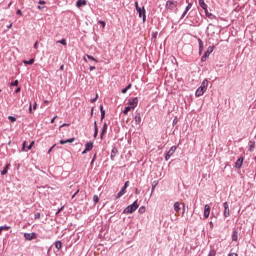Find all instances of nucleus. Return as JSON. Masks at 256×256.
Returning a JSON list of instances; mask_svg holds the SVG:
<instances>
[{"label":"nucleus","instance_id":"63","mask_svg":"<svg viewBox=\"0 0 256 256\" xmlns=\"http://www.w3.org/2000/svg\"><path fill=\"white\" fill-rule=\"evenodd\" d=\"M125 89L128 91V89H131V84H128Z\"/></svg>","mask_w":256,"mask_h":256},{"label":"nucleus","instance_id":"55","mask_svg":"<svg viewBox=\"0 0 256 256\" xmlns=\"http://www.w3.org/2000/svg\"><path fill=\"white\" fill-rule=\"evenodd\" d=\"M45 3H46L45 0H40L39 1V5H45Z\"/></svg>","mask_w":256,"mask_h":256},{"label":"nucleus","instance_id":"23","mask_svg":"<svg viewBox=\"0 0 256 256\" xmlns=\"http://www.w3.org/2000/svg\"><path fill=\"white\" fill-rule=\"evenodd\" d=\"M104 133H107V123H104L103 125L102 132L100 134L101 139H103Z\"/></svg>","mask_w":256,"mask_h":256},{"label":"nucleus","instance_id":"46","mask_svg":"<svg viewBox=\"0 0 256 256\" xmlns=\"http://www.w3.org/2000/svg\"><path fill=\"white\" fill-rule=\"evenodd\" d=\"M2 227V231L5 230V231H9V229H11V227L9 226H0Z\"/></svg>","mask_w":256,"mask_h":256},{"label":"nucleus","instance_id":"64","mask_svg":"<svg viewBox=\"0 0 256 256\" xmlns=\"http://www.w3.org/2000/svg\"><path fill=\"white\" fill-rule=\"evenodd\" d=\"M228 256H237V253H230Z\"/></svg>","mask_w":256,"mask_h":256},{"label":"nucleus","instance_id":"20","mask_svg":"<svg viewBox=\"0 0 256 256\" xmlns=\"http://www.w3.org/2000/svg\"><path fill=\"white\" fill-rule=\"evenodd\" d=\"M99 135V128L97 127V121L94 122V137Z\"/></svg>","mask_w":256,"mask_h":256},{"label":"nucleus","instance_id":"49","mask_svg":"<svg viewBox=\"0 0 256 256\" xmlns=\"http://www.w3.org/2000/svg\"><path fill=\"white\" fill-rule=\"evenodd\" d=\"M98 95H96V97L94 98V99H91V103H95V101H97V99H98Z\"/></svg>","mask_w":256,"mask_h":256},{"label":"nucleus","instance_id":"11","mask_svg":"<svg viewBox=\"0 0 256 256\" xmlns=\"http://www.w3.org/2000/svg\"><path fill=\"white\" fill-rule=\"evenodd\" d=\"M117 153H119V151L117 150V147H113L110 155L111 161H115V157H117Z\"/></svg>","mask_w":256,"mask_h":256},{"label":"nucleus","instance_id":"19","mask_svg":"<svg viewBox=\"0 0 256 256\" xmlns=\"http://www.w3.org/2000/svg\"><path fill=\"white\" fill-rule=\"evenodd\" d=\"M204 93H205L204 90L198 88L195 92V95H196V97H201V96H203Z\"/></svg>","mask_w":256,"mask_h":256},{"label":"nucleus","instance_id":"10","mask_svg":"<svg viewBox=\"0 0 256 256\" xmlns=\"http://www.w3.org/2000/svg\"><path fill=\"white\" fill-rule=\"evenodd\" d=\"M209 215H211V207L209 206V204H206L204 206V217H205V219L209 218Z\"/></svg>","mask_w":256,"mask_h":256},{"label":"nucleus","instance_id":"8","mask_svg":"<svg viewBox=\"0 0 256 256\" xmlns=\"http://www.w3.org/2000/svg\"><path fill=\"white\" fill-rule=\"evenodd\" d=\"M223 207H224L223 215H224L225 218H227V217H229V215H231V212L229 210V203L224 202Z\"/></svg>","mask_w":256,"mask_h":256},{"label":"nucleus","instance_id":"61","mask_svg":"<svg viewBox=\"0 0 256 256\" xmlns=\"http://www.w3.org/2000/svg\"><path fill=\"white\" fill-rule=\"evenodd\" d=\"M89 70H90V71H95V66H90V67H89Z\"/></svg>","mask_w":256,"mask_h":256},{"label":"nucleus","instance_id":"4","mask_svg":"<svg viewBox=\"0 0 256 256\" xmlns=\"http://www.w3.org/2000/svg\"><path fill=\"white\" fill-rule=\"evenodd\" d=\"M138 17H142L143 23L147 21V15L145 14V7L137 8Z\"/></svg>","mask_w":256,"mask_h":256},{"label":"nucleus","instance_id":"18","mask_svg":"<svg viewBox=\"0 0 256 256\" xmlns=\"http://www.w3.org/2000/svg\"><path fill=\"white\" fill-rule=\"evenodd\" d=\"M9 167H11V164H6L4 169L1 171V175H7V171H9Z\"/></svg>","mask_w":256,"mask_h":256},{"label":"nucleus","instance_id":"14","mask_svg":"<svg viewBox=\"0 0 256 256\" xmlns=\"http://www.w3.org/2000/svg\"><path fill=\"white\" fill-rule=\"evenodd\" d=\"M85 5H87V0H77L76 2V7L78 8L85 7Z\"/></svg>","mask_w":256,"mask_h":256},{"label":"nucleus","instance_id":"60","mask_svg":"<svg viewBox=\"0 0 256 256\" xmlns=\"http://www.w3.org/2000/svg\"><path fill=\"white\" fill-rule=\"evenodd\" d=\"M60 127H61V128H63V127H69V124L64 123V124H62Z\"/></svg>","mask_w":256,"mask_h":256},{"label":"nucleus","instance_id":"5","mask_svg":"<svg viewBox=\"0 0 256 256\" xmlns=\"http://www.w3.org/2000/svg\"><path fill=\"white\" fill-rule=\"evenodd\" d=\"M177 7V1L175 0H168L166 2V9H169L170 11H173Z\"/></svg>","mask_w":256,"mask_h":256},{"label":"nucleus","instance_id":"45","mask_svg":"<svg viewBox=\"0 0 256 256\" xmlns=\"http://www.w3.org/2000/svg\"><path fill=\"white\" fill-rule=\"evenodd\" d=\"M34 218H35V219H41V213L37 212V213L34 215Z\"/></svg>","mask_w":256,"mask_h":256},{"label":"nucleus","instance_id":"48","mask_svg":"<svg viewBox=\"0 0 256 256\" xmlns=\"http://www.w3.org/2000/svg\"><path fill=\"white\" fill-rule=\"evenodd\" d=\"M135 9L137 11V9H141V7H139V2H135Z\"/></svg>","mask_w":256,"mask_h":256},{"label":"nucleus","instance_id":"54","mask_svg":"<svg viewBox=\"0 0 256 256\" xmlns=\"http://www.w3.org/2000/svg\"><path fill=\"white\" fill-rule=\"evenodd\" d=\"M79 193V190H77L73 195H72V199H75V196Z\"/></svg>","mask_w":256,"mask_h":256},{"label":"nucleus","instance_id":"7","mask_svg":"<svg viewBox=\"0 0 256 256\" xmlns=\"http://www.w3.org/2000/svg\"><path fill=\"white\" fill-rule=\"evenodd\" d=\"M24 238L26 241H33V239H37V234L32 232V233H25Z\"/></svg>","mask_w":256,"mask_h":256},{"label":"nucleus","instance_id":"42","mask_svg":"<svg viewBox=\"0 0 256 256\" xmlns=\"http://www.w3.org/2000/svg\"><path fill=\"white\" fill-rule=\"evenodd\" d=\"M93 201H94V203H97L99 201V196L98 195H94L93 196Z\"/></svg>","mask_w":256,"mask_h":256},{"label":"nucleus","instance_id":"3","mask_svg":"<svg viewBox=\"0 0 256 256\" xmlns=\"http://www.w3.org/2000/svg\"><path fill=\"white\" fill-rule=\"evenodd\" d=\"M175 151H177V146H172L165 155V161H169V159H171L175 154Z\"/></svg>","mask_w":256,"mask_h":256},{"label":"nucleus","instance_id":"62","mask_svg":"<svg viewBox=\"0 0 256 256\" xmlns=\"http://www.w3.org/2000/svg\"><path fill=\"white\" fill-rule=\"evenodd\" d=\"M121 93H123V94L127 93V88L122 89Z\"/></svg>","mask_w":256,"mask_h":256},{"label":"nucleus","instance_id":"30","mask_svg":"<svg viewBox=\"0 0 256 256\" xmlns=\"http://www.w3.org/2000/svg\"><path fill=\"white\" fill-rule=\"evenodd\" d=\"M237 239H238L237 231H234L232 234V241H237Z\"/></svg>","mask_w":256,"mask_h":256},{"label":"nucleus","instance_id":"28","mask_svg":"<svg viewBox=\"0 0 256 256\" xmlns=\"http://www.w3.org/2000/svg\"><path fill=\"white\" fill-rule=\"evenodd\" d=\"M35 63V59L32 58L30 60H24V65H33Z\"/></svg>","mask_w":256,"mask_h":256},{"label":"nucleus","instance_id":"50","mask_svg":"<svg viewBox=\"0 0 256 256\" xmlns=\"http://www.w3.org/2000/svg\"><path fill=\"white\" fill-rule=\"evenodd\" d=\"M61 211H63V206L61 208L58 209V211L56 212V215L60 214Z\"/></svg>","mask_w":256,"mask_h":256},{"label":"nucleus","instance_id":"29","mask_svg":"<svg viewBox=\"0 0 256 256\" xmlns=\"http://www.w3.org/2000/svg\"><path fill=\"white\" fill-rule=\"evenodd\" d=\"M131 109H133L131 106H126L123 111L124 115H127V113H129V111H131Z\"/></svg>","mask_w":256,"mask_h":256},{"label":"nucleus","instance_id":"58","mask_svg":"<svg viewBox=\"0 0 256 256\" xmlns=\"http://www.w3.org/2000/svg\"><path fill=\"white\" fill-rule=\"evenodd\" d=\"M38 48H39L38 42H35V43H34V49H38Z\"/></svg>","mask_w":256,"mask_h":256},{"label":"nucleus","instance_id":"21","mask_svg":"<svg viewBox=\"0 0 256 256\" xmlns=\"http://www.w3.org/2000/svg\"><path fill=\"white\" fill-rule=\"evenodd\" d=\"M255 150V141L249 142V151L253 152Z\"/></svg>","mask_w":256,"mask_h":256},{"label":"nucleus","instance_id":"43","mask_svg":"<svg viewBox=\"0 0 256 256\" xmlns=\"http://www.w3.org/2000/svg\"><path fill=\"white\" fill-rule=\"evenodd\" d=\"M208 58H209V56H207V55L204 54V55L202 56V58H201V61H202V62H205V61H207Z\"/></svg>","mask_w":256,"mask_h":256},{"label":"nucleus","instance_id":"39","mask_svg":"<svg viewBox=\"0 0 256 256\" xmlns=\"http://www.w3.org/2000/svg\"><path fill=\"white\" fill-rule=\"evenodd\" d=\"M217 252L215 250H211L208 254V256H216Z\"/></svg>","mask_w":256,"mask_h":256},{"label":"nucleus","instance_id":"51","mask_svg":"<svg viewBox=\"0 0 256 256\" xmlns=\"http://www.w3.org/2000/svg\"><path fill=\"white\" fill-rule=\"evenodd\" d=\"M55 119H57V116H54L52 119H51V121H50V123H55Z\"/></svg>","mask_w":256,"mask_h":256},{"label":"nucleus","instance_id":"36","mask_svg":"<svg viewBox=\"0 0 256 256\" xmlns=\"http://www.w3.org/2000/svg\"><path fill=\"white\" fill-rule=\"evenodd\" d=\"M11 87H17L19 85V80H15L14 82L10 83Z\"/></svg>","mask_w":256,"mask_h":256},{"label":"nucleus","instance_id":"40","mask_svg":"<svg viewBox=\"0 0 256 256\" xmlns=\"http://www.w3.org/2000/svg\"><path fill=\"white\" fill-rule=\"evenodd\" d=\"M157 32H152V41H155V39H157Z\"/></svg>","mask_w":256,"mask_h":256},{"label":"nucleus","instance_id":"38","mask_svg":"<svg viewBox=\"0 0 256 256\" xmlns=\"http://www.w3.org/2000/svg\"><path fill=\"white\" fill-rule=\"evenodd\" d=\"M191 7H193V4L189 3L186 8H185V11L186 13H188V11L191 9Z\"/></svg>","mask_w":256,"mask_h":256},{"label":"nucleus","instance_id":"6","mask_svg":"<svg viewBox=\"0 0 256 256\" xmlns=\"http://www.w3.org/2000/svg\"><path fill=\"white\" fill-rule=\"evenodd\" d=\"M139 105V99L137 97L132 98L131 100L128 101V106L131 107L132 109H135Z\"/></svg>","mask_w":256,"mask_h":256},{"label":"nucleus","instance_id":"56","mask_svg":"<svg viewBox=\"0 0 256 256\" xmlns=\"http://www.w3.org/2000/svg\"><path fill=\"white\" fill-rule=\"evenodd\" d=\"M16 14H17V15H23V12H21V10H17V11H16Z\"/></svg>","mask_w":256,"mask_h":256},{"label":"nucleus","instance_id":"25","mask_svg":"<svg viewBox=\"0 0 256 256\" xmlns=\"http://www.w3.org/2000/svg\"><path fill=\"white\" fill-rule=\"evenodd\" d=\"M198 43H199V53H203V40L198 39Z\"/></svg>","mask_w":256,"mask_h":256},{"label":"nucleus","instance_id":"33","mask_svg":"<svg viewBox=\"0 0 256 256\" xmlns=\"http://www.w3.org/2000/svg\"><path fill=\"white\" fill-rule=\"evenodd\" d=\"M33 145H35V141H32L28 146H27V150L31 151V149H33Z\"/></svg>","mask_w":256,"mask_h":256},{"label":"nucleus","instance_id":"37","mask_svg":"<svg viewBox=\"0 0 256 256\" xmlns=\"http://www.w3.org/2000/svg\"><path fill=\"white\" fill-rule=\"evenodd\" d=\"M157 183L156 182H153L152 184V189H151V195H153V192L155 191V187H157Z\"/></svg>","mask_w":256,"mask_h":256},{"label":"nucleus","instance_id":"2","mask_svg":"<svg viewBox=\"0 0 256 256\" xmlns=\"http://www.w3.org/2000/svg\"><path fill=\"white\" fill-rule=\"evenodd\" d=\"M127 187H129V181H126L124 183V186L121 188V190L117 193L116 195V199H121V197H123L125 195V193H127L126 189Z\"/></svg>","mask_w":256,"mask_h":256},{"label":"nucleus","instance_id":"52","mask_svg":"<svg viewBox=\"0 0 256 256\" xmlns=\"http://www.w3.org/2000/svg\"><path fill=\"white\" fill-rule=\"evenodd\" d=\"M53 149H55V144L48 150V154L51 153V151H53Z\"/></svg>","mask_w":256,"mask_h":256},{"label":"nucleus","instance_id":"41","mask_svg":"<svg viewBox=\"0 0 256 256\" xmlns=\"http://www.w3.org/2000/svg\"><path fill=\"white\" fill-rule=\"evenodd\" d=\"M27 145V141H24L23 142V144H22V149H21V151H26L25 149H26V146Z\"/></svg>","mask_w":256,"mask_h":256},{"label":"nucleus","instance_id":"26","mask_svg":"<svg viewBox=\"0 0 256 256\" xmlns=\"http://www.w3.org/2000/svg\"><path fill=\"white\" fill-rule=\"evenodd\" d=\"M61 247H63V243H61V241H56L55 242V248L59 251V249H61Z\"/></svg>","mask_w":256,"mask_h":256},{"label":"nucleus","instance_id":"1","mask_svg":"<svg viewBox=\"0 0 256 256\" xmlns=\"http://www.w3.org/2000/svg\"><path fill=\"white\" fill-rule=\"evenodd\" d=\"M137 209H139V204H137V201H134L131 205L124 209V213L126 215H130L131 213H135Z\"/></svg>","mask_w":256,"mask_h":256},{"label":"nucleus","instance_id":"44","mask_svg":"<svg viewBox=\"0 0 256 256\" xmlns=\"http://www.w3.org/2000/svg\"><path fill=\"white\" fill-rule=\"evenodd\" d=\"M138 211L141 214L145 213V207L144 206L140 207Z\"/></svg>","mask_w":256,"mask_h":256},{"label":"nucleus","instance_id":"13","mask_svg":"<svg viewBox=\"0 0 256 256\" xmlns=\"http://www.w3.org/2000/svg\"><path fill=\"white\" fill-rule=\"evenodd\" d=\"M134 121H135L136 125H141V114L139 112H136Z\"/></svg>","mask_w":256,"mask_h":256},{"label":"nucleus","instance_id":"22","mask_svg":"<svg viewBox=\"0 0 256 256\" xmlns=\"http://www.w3.org/2000/svg\"><path fill=\"white\" fill-rule=\"evenodd\" d=\"M100 113H101V121L105 119V109L103 108V105H100Z\"/></svg>","mask_w":256,"mask_h":256},{"label":"nucleus","instance_id":"57","mask_svg":"<svg viewBox=\"0 0 256 256\" xmlns=\"http://www.w3.org/2000/svg\"><path fill=\"white\" fill-rule=\"evenodd\" d=\"M187 15V11H184L183 14L181 15V19H183Z\"/></svg>","mask_w":256,"mask_h":256},{"label":"nucleus","instance_id":"47","mask_svg":"<svg viewBox=\"0 0 256 256\" xmlns=\"http://www.w3.org/2000/svg\"><path fill=\"white\" fill-rule=\"evenodd\" d=\"M75 141V138L66 139V143H73Z\"/></svg>","mask_w":256,"mask_h":256},{"label":"nucleus","instance_id":"15","mask_svg":"<svg viewBox=\"0 0 256 256\" xmlns=\"http://www.w3.org/2000/svg\"><path fill=\"white\" fill-rule=\"evenodd\" d=\"M198 2L201 9H203L204 11H207V4L205 3V0H198Z\"/></svg>","mask_w":256,"mask_h":256},{"label":"nucleus","instance_id":"35","mask_svg":"<svg viewBox=\"0 0 256 256\" xmlns=\"http://www.w3.org/2000/svg\"><path fill=\"white\" fill-rule=\"evenodd\" d=\"M99 25L102 26V29H105L106 23L103 20H98Z\"/></svg>","mask_w":256,"mask_h":256},{"label":"nucleus","instance_id":"9","mask_svg":"<svg viewBox=\"0 0 256 256\" xmlns=\"http://www.w3.org/2000/svg\"><path fill=\"white\" fill-rule=\"evenodd\" d=\"M209 86V81L204 79L201 83V86L198 89H201L204 93L207 91V87Z\"/></svg>","mask_w":256,"mask_h":256},{"label":"nucleus","instance_id":"53","mask_svg":"<svg viewBox=\"0 0 256 256\" xmlns=\"http://www.w3.org/2000/svg\"><path fill=\"white\" fill-rule=\"evenodd\" d=\"M66 143V140H60V145H65Z\"/></svg>","mask_w":256,"mask_h":256},{"label":"nucleus","instance_id":"24","mask_svg":"<svg viewBox=\"0 0 256 256\" xmlns=\"http://www.w3.org/2000/svg\"><path fill=\"white\" fill-rule=\"evenodd\" d=\"M205 11V15L206 17H208V19H215V15L209 13V10H204Z\"/></svg>","mask_w":256,"mask_h":256},{"label":"nucleus","instance_id":"32","mask_svg":"<svg viewBox=\"0 0 256 256\" xmlns=\"http://www.w3.org/2000/svg\"><path fill=\"white\" fill-rule=\"evenodd\" d=\"M8 119L11 123H15V121H17V118H15V116H8Z\"/></svg>","mask_w":256,"mask_h":256},{"label":"nucleus","instance_id":"59","mask_svg":"<svg viewBox=\"0 0 256 256\" xmlns=\"http://www.w3.org/2000/svg\"><path fill=\"white\" fill-rule=\"evenodd\" d=\"M29 113H33V107L31 106V104L29 106Z\"/></svg>","mask_w":256,"mask_h":256},{"label":"nucleus","instance_id":"17","mask_svg":"<svg viewBox=\"0 0 256 256\" xmlns=\"http://www.w3.org/2000/svg\"><path fill=\"white\" fill-rule=\"evenodd\" d=\"M181 204L179 203V202H175L174 203V211L176 212V213H179V211H181Z\"/></svg>","mask_w":256,"mask_h":256},{"label":"nucleus","instance_id":"27","mask_svg":"<svg viewBox=\"0 0 256 256\" xmlns=\"http://www.w3.org/2000/svg\"><path fill=\"white\" fill-rule=\"evenodd\" d=\"M213 53V46L208 47L207 51L204 53V55L208 56L211 55Z\"/></svg>","mask_w":256,"mask_h":256},{"label":"nucleus","instance_id":"34","mask_svg":"<svg viewBox=\"0 0 256 256\" xmlns=\"http://www.w3.org/2000/svg\"><path fill=\"white\" fill-rule=\"evenodd\" d=\"M57 43H60V45H67V40L66 39L58 40Z\"/></svg>","mask_w":256,"mask_h":256},{"label":"nucleus","instance_id":"16","mask_svg":"<svg viewBox=\"0 0 256 256\" xmlns=\"http://www.w3.org/2000/svg\"><path fill=\"white\" fill-rule=\"evenodd\" d=\"M86 151H92L93 150V142H87L85 144Z\"/></svg>","mask_w":256,"mask_h":256},{"label":"nucleus","instance_id":"12","mask_svg":"<svg viewBox=\"0 0 256 256\" xmlns=\"http://www.w3.org/2000/svg\"><path fill=\"white\" fill-rule=\"evenodd\" d=\"M243 161H244L243 157L238 158V160L235 163L236 169H241V167H243Z\"/></svg>","mask_w":256,"mask_h":256},{"label":"nucleus","instance_id":"31","mask_svg":"<svg viewBox=\"0 0 256 256\" xmlns=\"http://www.w3.org/2000/svg\"><path fill=\"white\" fill-rule=\"evenodd\" d=\"M88 59H91V61H95V63H99V60H97L95 57L91 56V55H87L86 56Z\"/></svg>","mask_w":256,"mask_h":256}]
</instances>
